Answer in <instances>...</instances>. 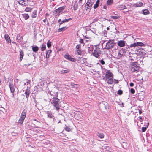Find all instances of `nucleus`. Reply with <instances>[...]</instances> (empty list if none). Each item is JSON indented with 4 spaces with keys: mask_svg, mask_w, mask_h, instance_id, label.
Returning a JSON list of instances; mask_svg holds the SVG:
<instances>
[{
    "mask_svg": "<svg viewBox=\"0 0 152 152\" xmlns=\"http://www.w3.org/2000/svg\"><path fill=\"white\" fill-rule=\"evenodd\" d=\"M113 75L112 72L110 70H108L106 72L105 76L104 79L108 84H112L113 83Z\"/></svg>",
    "mask_w": 152,
    "mask_h": 152,
    "instance_id": "obj_1",
    "label": "nucleus"
},
{
    "mask_svg": "<svg viewBox=\"0 0 152 152\" xmlns=\"http://www.w3.org/2000/svg\"><path fill=\"white\" fill-rule=\"evenodd\" d=\"M89 50L91 51L93 55L96 58H99L101 55V50L97 46H95V47L93 46L89 47Z\"/></svg>",
    "mask_w": 152,
    "mask_h": 152,
    "instance_id": "obj_2",
    "label": "nucleus"
},
{
    "mask_svg": "<svg viewBox=\"0 0 152 152\" xmlns=\"http://www.w3.org/2000/svg\"><path fill=\"white\" fill-rule=\"evenodd\" d=\"M130 69L132 73H137L140 70V67L138 65L137 62H133L131 64Z\"/></svg>",
    "mask_w": 152,
    "mask_h": 152,
    "instance_id": "obj_3",
    "label": "nucleus"
},
{
    "mask_svg": "<svg viewBox=\"0 0 152 152\" xmlns=\"http://www.w3.org/2000/svg\"><path fill=\"white\" fill-rule=\"evenodd\" d=\"M59 103L60 100L56 97H54L51 102V103L55 107L58 111L60 109Z\"/></svg>",
    "mask_w": 152,
    "mask_h": 152,
    "instance_id": "obj_4",
    "label": "nucleus"
},
{
    "mask_svg": "<svg viewBox=\"0 0 152 152\" xmlns=\"http://www.w3.org/2000/svg\"><path fill=\"white\" fill-rule=\"evenodd\" d=\"M116 43L113 40H110L106 43L105 49H110L115 45Z\"/></svg>",
    "mask_w": 152,
    "mask_h": 152,
    "instance_id": "obj_5",
    "label": "nucleus"
},
{
    "mask_svg": "<svg viewBox=\"0 0 152 152\" xmlns=\"http://www.w3.org/2000/svg\"><path fill=\"white\" fill-rule=\"evenodd\" d=\"M9 86L10 88L11 93H13L15 91V86L13 82V80H11L9 82Z\"/></svg>",
    "mask_w": 152,
    "mask_h": 152,
    "instance_id": "obj_6",
    "label": "nucleus"
},
{
    "mask_svg": "<svg viewBox=\"0 0 152 152\" xmlns=\"http://www.w3.org/2000/svg\"><path fill=\"white\" fill-rule=\"evenodd\" d=\"M64 57L66 59L69 60L71 61L75 62L76 61V59L72 58L71 56L68 54H65L64 56Z\"/></svg>",
    "mask_w": 152,
    "mask_h": 152,
    "instance_id": "obj_7",
    "label": "nucleus"
},
{
    "mask_svg": "<svg viewBox=\"0 0 152 152\" xmlns=\"http://www.w3.org/2000/svg\"><path fill=\"white\" fill-rule=\"evenodd\" d=\"M100 106L102 108L107 109L108 108V103L106 102H102L100 103Z\"/></svg>",
    "mask_w": 152,
    "mask_h": 152,
    "instance_id": "obj_8",
    "label": "nucleus"
},
{
    "mask_svg": "<svg viewBox=\"0 0 152 152\" xmlns=\"http://www.w3.org/2000/svg\"><path fill=\"white\" fill-rule=\"evenodd\" d=\"M28 2V0H22L18 1V3L19 4L23 6H27Z\"/></svg>",
    "mask_w": 152,
    "mask_h": 152,
    "instance_id": "obj_9",
    "label": "nucleus"
},
{
    "mask_svg": "<svg viewBox=\"0 0 152 152\" xmlns=\"http://www.w3.org/2000/svg\"><path fill=\"white\" fill-rule=\"evenodd\" d=\"M92 5L91 1L90 0H88L85 5L87 9H90Z\"/></svg>",
    "mask_w": 152,
    "mask_h": 152,
    "instance_id": "obj_10",
    "label": "nucleus"
},
{
    "mask_svg": "<svg viewBox=\"0 0 152 152\" xmlns=\"http://www.w3.org/2000/svg\"><path fill=\"white\" fill-rule=\"evenodd\" d=\"M143 5V4L142 2L139 1L133 4V6L135 7H141Z\"/></svg>",
    "mask_w": 152,
    "mask_h": 152,
    "instance_id": "obj_11",
    "label": "nucleus"
},
{
    "mask_svg": "<svg viewBox=\"0 0 152 152\" xmlns=\"http://www.w3.org/2000/svg\"><path fill=\"white\" fill-rule=\"evenodd\" d=\"M64 8L65 7L64 6H63L59 8L58 9H56L55 10L56 13L57 14H59L61 12H62Z\"/></svg>",
    "mask_w": 152,
    "mask_h": 152,
    "instance_id": "obj_12",
    "label": "nucleus"
},
{
    "mask_svg": "<svg viewBox=\"0 0 152 152\" xmlns=\"http://www.w3.org/2000/svg\"><path fill=\"white\" fill-rule=\"evenodd\" d=\"M46 113L48 117L50 118L53 119L54 116L52 112L50 111H47Z\"/></svg>",
    "mask_w": 152,
    "mask_h": 152,
    "instance_id": "obj_13",
    "label": "nucleus"
},
{
    "mask_svg": "<svg viewBox=\"0 0 152 152\" xmlns=\"http://www.w3.org/2000/svg\"><path fill=\"white\" fill-rule=\"evenodd\" d=\"M103 150L105 152H113L111 148L108 146H104L103 148Z\"/></svg>",
    "mask_w": 152,
    "mask_h": 152,
    "instance_id": "obj_14",
    "label": "nucleus"
},
{
    "mask_svg": "<svg viewBox=\"0 0 152 152\" xmlns=\"http://www.w3.org/2000/svg\"><path fill=\"white\" fill-rule=\"evenodd\" d=\"M77 54L81 56H83L85 54V51L83 50H82L81 49L77 50L75 51Z\"/></svg>",
    "mask_w": 152,
    "mask_h": 152,
    "instance_id": "obj_15",
    "label": "nucleus"
},
{
    "mask_svg": "<svg viewBox=\"0 0 152 152\" xmlns=\"http://www.w3.org/2000/svg\"><path fill=\"white\" fill-rule=\"evenodd\" d=\"M126 8V6L124 5H119L118 6V9L120 10H123Z\"/></svg>",
    "mask_w": 152,
    "mask_h": 152,
    "instance_id": "obj_16",
    "label": "nucleus"
},
{
    "mask_svg": "<svg viewBox=\"0 0 152 152\" xmlns=\"http://www.w3.org/2000/svg\"><path fill=\"white\" fill-rule=\"evenodd\" d=\"M4 37L8 43L11 42L10 37L7 34H5L4 36Z\"/></svg>",
    "mask_w": 152,
    "mask_h": 152,
    "instance_id": "obj_17",
    "label": "nucleus"
},
{
    "mask_svg": "<svg viewBox=\"0 0 152 152\" xmlns=\"http://www.w3.org/2000/svg\"><path fill=\"white\" fill-rule=\"evenodd\" d=\"M30 90L29 88H28L27 89L25 90V96L26 98L28 99L29 96V94H30Z\"/></svg>",
    "mask_w": 152,
    "mask_h": 152,
    "instance_id": "obj_18",
    "label": "nucleus"
},
{
    "mask_svg": "<svg viewBox=\"0 0 152 152\" xmlns=\"http://www.w3.org/2000/svg\"><path fill=\"white\" fill-rule=\"evenodd\" d=\"M118 45L119 46L123 47L125 46V43L124 41L121 40L118 43Z\"/></svg>",
    "mask_w": 152,
    "mask_h": 152,
    "instance_id": "obj_19",
    "label": "nucleus"
},
{
    "mask_svg": "<svg viewBox=\"0 0 152 152\" xmlns=\"http://www.w3.org/2000/svg\"><path fill=\"white\" fill-rule=\"evenodd\" d=\"M52 52V51L50 50H48L46 53V58H48L50 56V55L51 54Z\"/></svg>",
    "mask_w": 152,
    "mask_h": 152,
    "instance_id": "obj_20",
    "label": "nucleus"
},
{
    "mask_svg": "<svg viewBox=\"0 0 152 152\" xmlns=\"http://www.w3.org/2000/svg\"><path fill=\"white\" fill-rule=\"evenodd\" d=\"M26 110L25 109H24L21 113V115L20 117L25 118L26 114Z\"/></svg>",
    "mask_w": 152,
    "mask_h": 152,
    "instance_id": "obj_21",
    "label": "nucleus"
},
{
    "mask_svg": "<svg viewBox=\"0 0 152 152\" xmlns=\"http://www.w3.org/2000/svg\"><path fill=\"white\" fill-rule=\"evenodd\" d=\"M142 50V49H139L137 50L136 51V53L138 55H142V52L141 50Z\"/></svg>",
    "mask_w": 152,
    "mask_h": 152,
    "instance_id": "obj_22",
    "label": "nucleus"
},
{
    "mask_svg": "<svg viewBox=\"0 0 152 152\" xmlns=\"http://www.w3.org/2000/svg\"><path fill=\"white\" fill-rule=\"evenodd\" d=\"M69 72L70 70L68 69L65 70H62L60 71V72L61 74H64L65 73H68Z\"/></svg>",
    "mask_w": 152,
    "mask_h": 152,
    "instance_id": "obj_23",
    "label": "nucleus"
},
{
    "mask_svg": "<svg viewBox=\"0 0 152 152\" xmlns=\"http://www.w3.org/2000/svg\"><path fill=\"white\" fill-rule=\"evenodd\" d=\"M37 16V11L34 10L31 15V16L32 18H35Z\"/></svg>",
    "mask_w": 152,
    "mask_h": 152,
    "instance_id": "obj_24",
    "label": "nucleus"
},
{
    "mask_svg": "<svg viewBox=\"0 0 152 152\" xmlns=\"http://www.w3.org/2000/svg\"><path fill=\"white\" fill-rule=\"evenodd\" d=\"M22 15L25 20L28 19L29 17V15L27 14H23Z\"/></svg>",
    "mask_w": 152,
    "mask_h": 152,
    "instance_id": "obj_25",
    "label": "nucleus"
},
{
    "mask_svg": "<svg viewBox=\"0 0 152 152\" xmlns=\"http://www.w3.org/2000/svg\"><path fill=\"white\" fill-rule=\"evenodd\" d=\"M23 51H21L20 52V61H21L23 56Z\"/></svg>",
    "mask_w": 152,
    "mask_h": 152,
    "instance_id": "obj_26",
    "label": "nucleus"
},
{
    "mask_svg": "<svg viewBox=\"0 0 152 152\" xmlns=\"http://www.w3.org/2000/svg\"><path fill=\"white\" fill-rule=\"evenodd\" d=\"M25 118H24L20 117L18 121V123L20 124H22L23 123Z\"/></svg>",
    "mask_w": 152,
    "mask_h": 152,
    "instance_id": "obj_27",
    "label": "nucleus"
},
{
    "mask_svg": "<svg viewBox=\"0 0 152 152\" xmlns=\"http://www.w3.org/2000/svg\"><path fill=\"white\" fill-rule=\"evenodd\" d=\"M66 28V27H63L62 28H59L57 30V31L58 32H60L62 31H64Z\"/></svg>",
    "mask_w": 152,
    "mask_h": 152,
    "instance_id": "obj_28",
    "label": "nucleus"
},
{
    "mask_svg": "<svg viewBox=\"0 0 152 152\" xmlns=\"http://www.w3.org/2000/svg\"><path fill=\"white\" fill-rule=\"evenodd\" d=\"M142 13L144 15H147L149 14V11L147 10H142Z\"/></svg>",
    "mask_w": 152,
    "mask_h": 152,
    "instance_id": "obj_29",
    "label": "nucleus"
},
{
    "mask_svg": "<svg viewBox=\"0 0 152 152\" xmlns=\"http://www.w3.org/2000/svg\"><path fill=\"white\" fill-rule=\"evenodd\" d=\"M97 135L101 139L103 138L104 137V135L102 133H97Z\"/></svg>",
    "mask_w": 152,
    "mask_h": 152,
    "instance_id": "obj_30",
    "label": "nucleus"
},
{
    "mask_svg": "<svg viewBox=\"0 0 152 152\" xmlns=\"http://www.w3.org/2000/svg\"><path fill=\"white\" fill-rule=\"evenodd\" d=\"M32 50L34 52H36L38 51L39 48L37 46L32 47Z\"/></svg>",
    "mask_w": 152,
    "mask_h": 152,
    "instance_id": "obj_31",
    "label": "nucleus"
},
{
    "mask_svg": "<svg viewBox=\"0 0 152 152\" xmlns=\"http://www.w3.org/2000/svg\"><path fill=\"white\" fill-rule=\"evenodd\" d=\"M32 10V8L31 7H27L25 10V11L26 12H31Z\"/></svg>",
    "mask_w": 152,
    "mask_h": 152,
    "instance_id": "obj_32",
    "label": "nucleus"
},
{
    "mask_svg": "<svg viewBox=\"0 0 152 152\" xmlns=\"http://www.w3.org/2000/svg\"><path fill=\"white\" fill-rule=\"evenodd\" d=\"M99 0H97L96 2V4H94V9H96L99 6Z\"/></svg>",
    "mask_w": 152,
    "mask_h": 152,
    "instance_id": "obj_33",
    "label": "nucleus"
},
{
    "mask_svg": "<svg viewBox=\"0 0 152 152\" xmlns=\"http://www.w3.org/2000/svg\"><path fill=\"white\" fill-rule=\"evenodd\" d=\"M113 3V0H107V5H111Z\"/></svg>",
    "mask_w": 152,
    "mask_h": 152,
    "instance_id": "obj_34",
    "label": "nucleus"
},
{
    "mask_svg": "<svg viewBox=\"0 0 152 152\" xmlns=\"http://www.w3.org/2000/svg\"><path fill=\"white\" fill-rule=\"evenodd\" d=\"M137 46H145L144 44L141 42H137Z\"/></svg>",
    "mask_w": 152,
    "mask_h": 152,
    "instance_id": "obj_35",
    "label": "nucleus"
},
{
    "mask_svg": "<svg viewBox=\"0 0 152 152\" xmlns=\"http://www.w3.org/2000/svg\"><path fill=\"white\" fill-rule=\"evenodd\" d=\"M46 48V45H45L42 44L41 46V50L42 51L45 50Z\"/></svg>",
    "mask_w": 152,
    "mask_h": 152,
    "instance_id": "obj_36",
    "label": "nucleus"
},
{
    "mask_svg": "<svg viewBox=\"0 0 152 152\" xmlns=\"http://www.w3.org/2000/svg\"><path fill=\"white\" fill-rule=\"evenodd\" d=\"M78 8V5L76 4H75L73 6V9L74 10H76Z\"/></svg>",
    "mask_w": 152,
    "mask_h": 152,
    "instance_id": "obj_37",
    "label": "nucleus"
},
{
    "mask_svg": "<svg viewBox=\"0 0 152 152\" xmlns=\"http://www.w3.org/2000/svg\"><path fill=\"white\" fill-rule=\"evenodd\" d=\"M47 46L48 48H49L51 47V42L50 40H48L47 42Z\"/></svg>",
    "mask_w": 152,
    "mask_h": 152,
    "instance_id": "obj_38",
    "label": "nucleus"
},
{
    "mask_svg": "<svg viewBox=\"0 0 152 152\" xmlns=\"http://www.w3.org/2000/svg\"><path fill=\"white\" fill-rule=\"evenodd\" d=\"M24 81H25L26 82V83H27V84L28 85V84H30V83H31V80H28V79H25L24 80Z\"/></svg>",
    "mask_w": 152,
    "mask_h": 152,
    "instance_id": "obj_39",
    "label": "nucleus"
},
{
    "mask_svg": "<svg viewBox=\"0 0 152 152\" xmlns=\"http://www.w3.org/2000/svg\"><path fill=\"white\" fill-rule=\"evenodd\" d=\"M137 46V43H134L133 44L130 45L131 48H133Z\"/></svg>",
    "mask_w": 152,
    "mask_h": 152,
    "instance_id": "obj_40",
    "label": "nucleus"
},
{
    "mask_svg": "<svg viewBox=\"0 0 152 152\" xmlns=\"http://www.w3.org/2000/svg\"><path fill=\"white\" fill-rule=\"evenodd\" d=\"M111 17L113 19H118L120 17L118 16H112Z\"/></svg>",
    "mask_w": 152,
    "mask_h": 152,
    "instance_id": "obj_41",
    "label": "nucleus"
},
{
    "mask_svg": "<svg viewBox=\"0 0 152 152\" xmlns=\"http://www.w3.org/2000/svg\"><path fill=\"white\" fill-rule=\"evenodd\" d=\"M71 20L72 18H70L69 19L64 20H63V21L64 23H65L66 22H68L69 20Z\"/></svg>",
    "mask_w": 152,
    "mask_h": 152,
    "instance_id": "obj_42",
    "label": "nucleus"
},
{
    "mask_svg": "<svg viewBox=\"0 0 152 152\" xmlns=\"http://www.w3.org/2000/svg\"><path fill=\"white\" fill-rule=\"evenodd\" d=\"M65 130L68 132H69L70 131V130H71V129H70L68 126H66V127H65Z\"/></svg>",
    "mask_w": 152,
    "mask_h": 152,
    "instance_id": "obj_43",
    "label": "nucleus"
},
{
    "mask_svg": "<svg viewBox=\"0 0 152 152\" xmlns=\"http://www.w3.org/2000/svg\"><path fill=\"white\" fill-rule=\"evenodd\" d=\"M76 48L77 50H80L81 49V45L80 44H79L76 46Z\"/></svg>",
    "mask_w": 152,
    "mask_h": 152,
    "instance_id": "obj_44",
    "label": "nucleus"
},
{
    "mask_svg": "<svg viewBox=\"0 0 152 152\" xmlns=\"http://www.w3.org/2000/svg\"><path fill=\"white\" fill-rule=\"evenodd\" d=\"M147 127H142V132H145L146 131Z\"/></svg>",
    "mask_w": 152,
    "mask_h": 152,
    "instance_id": "obj_45",
    "label": "nucleus"
},
{
    "mask_svg": "<svg viewBox=\"0 0 152 152\" xmlns=\"http://www.w3.org/2000/svg\"><path fill=\"white\" fill-rule=\"evenodd\" d=\"M118 94L120 95H121L122 94V93H123V91H122L121 90H118Z\"/></svg>",
    "mask_w": 152,
    "mask_h": 152,
    "instance_id": "obj_46",
    "label": "nucleus"
},
{
    "mask_svg": "<svg viewBox=\"0 0 152 152\" xmlns=\"http://www.w3.org/2000/svg\"><path fill=\"white\" fill-rule=\"evenodd\" d=\"M130 92L132 94H133L135 92V90L133 88H132L130 90Z\"/></svg>",
    "mask_w": 152,
    "mask_h": 152,
    "instance_id": "obj_47",
    "label": "nucleus"
},
{
    "mask_svg": "<svg viewBox=\"0 0 152 152\" xmlns=\"http://www.w3.org/2000/svg\"><path fill=\"white\" fill-rule=\"evenodd\" d=\"M100 62L102 65H104L105 64V62L103 59L100 61Z\"/></svg>",
    "mask_w": 152,
    "mask_h": 152,
    "instance_id": "obj_48",
    "label": "nucleus"
},
{
    "mask_svg": "<svg viewBox=\"0 0 152 152\" xmlns=\"http://www.w3.org/2000/svg\"><path fill=\"white\" fill-rule=\"evenodd\" d=\"M79 42L80 43H83V39H81L80 40Z\"/></svg>",
    "mask_w": 152,
    "mask_h": 152,
    "instance_id": "obj_49",
    "label": "nucleus"
},
{
    "mask_svg": "<svg viewBox=\"0 0 152 152\" xmlns=\"http://www.w3.org/2000/svg\"><path fill=\"white\" fill-rule=\"evenodd\" d=\"M114 80L115 83H118V81L116 79H114Z\"/></svg>",
    "mask_w": 152,
    "mask_h": 152,
    "instance_id": "obj_50",
    "label": "nucleus"
},
{
    "mask_svg": "<svg viewBox=\"0 0 152 152\" xmlns=\"http://www.w3.org/2000/svg\"><path fill=\"white\" fill-rule=\"evenodd\" d=\"M28 126V128L30 130L32 129H33V127H32V126Z\"/></svg>",
    "mask_w": 152,
    "mask_h": 152,
    "instance_id": "obj_51",
    "label": "nucleus"
},
{
    "mask_svg": "<svg viewBox=\"0 0 152 152\" xmlns=\"http://www.w3.org/2000/svg\"><path fill=\"white\" fill-rule=\"evenodd\" d=\"M134 85V83H130V86L131 87L133 86Z\"/></svg>",
    "mask_w": 152,
    "mask_h": 152,
    "instance_id": "obj_52",
    "label": "nucleus"
},
{
    "mask_svg": "<svg viewBox=\"0 0 152 152\" xmlns=\"http://www.w3.org/2000/svg\"><path fill=\"white\" fill-rule=\"evenodd\" d=\"M139 114H140L142 113V110H139Z\"/></svg>",
    "mask_w": 152,
    "mask_h": 152,
    "instance_id": "obj_53",
    "label": "nucleus"
},
{
    "mask_svg": "<svg viewBox=\"0 0 152 152\" xmlns=\"http://www.w3.org/2000/svg\"><path fill=\"white\" fill-rule=\"evenodd\" d=\"M46 18L45 19L43 20V22L44 23H45L46 22Z\"/></svg>",
    "mask_w": 152,
    "mask_h": 152,
    "instance_id": "obj_54",
    "label": "nucleus"
},
{
    "mask_svg": "<svg viewBox=\"0 0 152 152\" xmlns=\"http://www.w3.org/2000/svg\"><path fill=\"white\" fill-rule=\"evenodd\" d=\"M33 120L34 121H37V122H39V123H40L39 121H37V120H36V119H34Z\"/></svg>",
    "mask_w": 152,
    "mask_h": 152,
    "instance_id": "obj_55",
    "label": "nucleus"
},
{
    "mask_svg": "<svg viewBox=\"0 0 152 152\" xmlns=\"http://www.w3.org/2000/svg\"><path fill=\"white\" fill-rule=\"evenodd\" d=\"M106 7H107L106 5H104L103 7V8L105 9H106Z\"/></svg>",
    "mask_w": 152,
    "mask_h": 152,
    "instance_id": "obj_56",
    "label": "nucleus"
},
{
    "mask_svg": "<svg viewBox=\"0 0 152 152\" xmlns=\"http://www.w3.org/2000/svg\"><path fill=\"white\" fill-rule=\"evenodd\" d=\"M4 80L5 81V82H6V77L4 76Z\"/></svg>",
    "mask_w": 152,
    "mask_h": 152,
    "instance_id": "obj_57",
    "label": "nucleus"
},
{
    "mask_svg": "<svg viewBox=\"0 0 152 152\" xmlns=\"http://www.w3.org/2000/svg\"><path fill=\"white\" fill-rule=\"evenodd\" d=\"M21 83H23V84L24 86H25L26 85V83H22V82H21Z\"/></svg>",
    "mask_w": 152,
    "mask_h": 152,
    "instance_id": "obj_58",
    "label": "nucleus"
},
{
    "mask_svg": "<svg viewBox=\"0 0 152 152\" xmlns=\"http://www.w3.org/2000/svg\"><path fill=\"white\" fill-rule=\"evenodd\" d=\"M64 23L63 21V20H62V22H61L60 23V25H61V24H63V23Z\"/></svg>",
    "mask_w": 152,
    "mask_h": 152,
    "instance_id": "obj_59",
    "label": "nucleus"
},
{
    "mask_svg": "<svg viewBox=\"0 0 152 152\" xmlns=\"http://www.w3.org/2000/svg\"><path fill=\"white\" fill-rule=\"evenodd\" d=\"M118 54H120L121 55H122V54H121L120 51H118Z\"/></svg>",
    "mask_w": 152,
    "mask_h": 152,
    "instance_id": "obj_60",
    "label": "nucleus"
},
{
    "mask_svg": "<svg viewBox=\"0 0 152 152\" xmlns=\"http://www.w3.org/2000/svg\"><path fill=\"white\" fill-rule=\"evenodd\" d=\"M79 115H81V116H80V118H81V116L82 117V114L81 113H79Z\"/></svg>",
    "mask_w": 152,
    "mask_h": 152,
    "instance_id": "obj_61",
    "label": "nucleus"
},
{
    "mask_svg": "<svg viewBox=\"0 0 152 152\" xmlns=\"http://www.w3.org/2000/svg\"><path fill=\"white\" fill-rule=\"evenodd\" d=\"M82 1V0H79V2L80 3H81Z\"/></svg>",
    "mask_w": 152,
    "mask_h": 152,
    "instance_id": "obj_62",
    "label": "nucleus"
},
{
    "mask_svg": "<svg viewBox=\"0 0 152 152\" xmlns=\"http://www.w3.org/2000/svg\"><path fill=\"white\" fill-rule=\"evenodd\" d=\"M149 123H147V126H147V127H148V126L149 125Z\"/></svg>",
    "mask_w": 152,
    "mask_h": 152,
    "instance_id": "obj_63",
    "label": "nucleus"
},
{
    "mask_svg": "<svg viewBox=\"0 0 152 152\" xmlns=\"http://www.w3.org/2000/svg\"><path fill=\"white\" fill-rule=\"evenodd\" d=\"M61 21V19H60L58 21V22H60Z\"/></svg>",
    "mask_w": 152,
    "mask_h": 152,
    "instance_id": "obj_64",
    "label": "nucleus"
}]
</instances>
